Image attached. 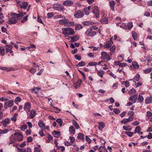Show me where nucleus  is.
I'll list each match as a JSON object with an SVG mask.
<instances>
[{
  "mask_svg": "<svg viewBox=\"0 0 152 152\" xmlns=\"http://www.w3.org/2000/svg\"><path fill=\"white\" fill-rule=\"evenodd\" d=\"M10 119L8 118H7L3 120L1 123H5L6 124H9L10 123Z\"/></svg>",
  "mask_w": 152,
  "mask_h": 152,
  "instance_id": "nucleus-38",
  "label": "nucleus"
},
{
  "mask_svg": "<svg viewBox=\"0 0 152 152\" xmlns=\"http://www.w3.org/2000/svg\"><path fill=\"white\" fill-rule=\"evenodd\" d=\"M138 99L140 102L142 103L144 100V98L142 96L139 95Z\"/></svg>",
  "mask_w": 152,
  "mask_h": 152,
  "instance_id": "nucleus-46",
  "label": "nucleus"
},
{
  "mask_svg": "<svg viewBox=\"0 0 152 152\" xmlns=\"http://www.w3.org/2000/svg\"><path fill=\"white\" fill-rule=\"evenodd\" d=\"M9 131L8 129H5L4 130H1L0 129V134H5Z\"/></svg>",
  "mask_w": 152,
  "mask_h": 152,
  "instance_id": "nucleus-55",
  "label": "nucleus"
},
{
  "mask_svg": "<svg viewBox=\"0 0 152 152\" xmlns=\"http://www.w3.org/2000/svg\"><path fill=\"white\" fill-rule=\"evenodd\" d=\"M62 30L63 34L66 36H67V35H69L73 36L75 33L74 30L71 28H62Z\"/></svg>",
  "mask_w": 152,
  "mask_h": 152,
  "instance_id": "nucleus-2",
  "label": "nucleus"
},
{
  "mask_svg": "<svg viewBox=\"0 0 152 152\" xmlns=\"http://www.w3.org/2000/svg\"><path fill=\"white\" fill-rule=\"evenodd\" d=\"M132 35L134 39L136 40L137 37V33L134 31H132Z\"/></svg>",
  "mask_w": 152,
  "mask_h": 152,
  "instance_id": "nucleus-28",
  "label": "nucleus"
},
{
  "mask_svg": "<svg viewBox=\"0 0 152 152\" xmlns=\"http://www.w3.org/2000/svg\"><path fill=\"white\" fill-rule=\"evenodd\" d=\"M29 115L28 116L27 118L32 119L34 118L36 115V111L34 110H30Z\"/></svg>",
  "mask_w": 152,
  "mask_h": 152,
  "instance_id": "nucleus-9",
  "label": "nucleus"
},
{
  "mask_svg": "<svg viewBox=\"0 0 152 152\" xmlns=\"http://www.w3.org/2000/svg\"><path fill=\"white\" fill-rule=\"evenodd\" d=\"M84 15V14L81 10H78L74 14V16L76 18H80L83 17Z\"/></svg>",
  "mask_w": 152,
  "mask_h": 152,
  "instance_id": "nucleus-8",
  "label": "nucleus"
},
{
  "mask_svg": "<svg viewBox=\"0 0 152 152\" xmlns=\"http://www.w3.org/2000/svg\"><path fill=\"white\" fill-rule=\"evenodd\" d=\"M104 73V71L102 70H99L97 71V74L101 78L103 77V75Z\"/></svg>",
  "mask_w": 152,
  "mask_h": 152,
  "instance_id": "nucleus-34",
  "label": "nucleus"
},
{
  "mask_svg": "<svg viewBox=\"0 0 152 152\" xmlns=\"http://www.w3.org/2000/svg\"><path fill=\"white\" fill-rule=\"evenodd\" d=\"M1 30L3 33H5L6 34H7V30L4 26H2L1 28Z\"/></svg>",
  "mask_w": 152,
  "mask_h": 152,
  "instance_id": "nucleus-58",
  "label": "nucleus"
},
{
  "mask_svg": "<svg viewBox=\"0 0 152 152\" xmlns=\"http://www.w3.org/2000/svg\"><path fill=\"white\" fill-rule=\"evenodd\" d=\"M110 54L111 55L113 54L115 52V45H113L110 48Z\"/></svg>",
  "mask_w": 152,
  "mask_h": 152,
  "instance_id": "nucleus-19",
  "label": "nucleus"
},
{
  "mask_svg": "<svg viewBox=\"0 0 152 152\" xmlns=\"http://www.w3.org/2000/svg\"><path fill=\"white\" fill-rule=\"evenodd\" d=\"M28 4L26 2H22L20 5V7L21 9H26L27 7Z\"/></svg>",
  "mask_w": 152,
  "mask_h": 152,
  "instance_id": "nucleus-15",
  "label": "nucleus"
},
{
  "mask_svg": "<svg viewBox=\"0 0 152 152\" xmlns=\"http://www.w3.org/2000/svg\"><path fill=\"white\" fill-rule=\"evenodd\" d=\"M98 124H99L98 129L100 130H102V129L105 126L104 124L102 122H99Z\"/></svg>",
  "mask_w": 152,
  "mask_h": 152,
  "instance_id": "nucleus-18",
  "label": "nucleus"
},
{
  "mask_svg": "<svg viewBox=\"0 0 152 152\" xmlns=\"http://www.w3.org/2000/svg\"><path fill=\"white\" fill-rule=\"evenodd\" d=\"M56 121L59 124L60 126H61L62 125V120L61 118L57 119L56 120Z\"/></svg>",
  "mask_w": 152,
  "mask_h": 152,
  "instance_id": "nucleus-49",
  "label": "nucleus"
},
{
  "mask_svg": "<svg viewBox=\"0 0 152 152\" xmlns=\"http://www.w3.org/2000/svg\"><path fill=\"white\" fill-rule=\"evenodd\" d=\"M101 58L102 59H106L107 61H110L111 58L110 56L108 55L107 53L105 51H102L101 53Z\"/></svg>",
  "mask_w": 152,
  "mask_h": 152,
  "instance_id": "nucleus-4",
  "label": "nucleus"
},
{
  "mask_svg": "<svg viewBox=\"0 0 152 152\" xmlns=\"http://www.w3.org/2000/svg\"><path fill=\"white\" fill-rule=\"evenodd\" d=\"M11 15L12 16L11 18L8 21V23L9 24H15L18 21V17L15 16L14 13H11Z\"/></svg>",
  "mask_w": 152,
  "mask_h": 152,
  "instance_id": "nucleus-3",
  "label": "nucleus"
},
{
  "mask_svg": "<svg viewBox=\"0 0 152 152\" xmlns=\"http://www.w3.org/2000/svg\"><path fill=\"white\" fill-rule=\"evenodd\" d=\"M141 129V128L139 126H137L135 128V129L134 131V133H139L140 132Z\"/></svg>",
  "mask_w": 152,
  "mask_h": 152,
  "instance_id": "nucleus-41",
  "label": "nucleus"
},
{
  "mask_svg": "<svg viewBox=\"0 0 152 152\" xmlns=\"http://www.w3.org/2000/svg\"><path fill=\"white\" fill-rule=\"evenodd\" d=\"M86 63L84 61H81L77 64L76 66L77 67H81L85 65Z\"/></svg>",
  "mask_w": 152,
  "mask_h": 152,
  "instance_id": "nucleus-32",
  "label": "nucleus"
},
{
  "mask_svg": "<svg viewBox=\"0 0 152 152\" xmlns=\"http://www.w3.org/2000/svg\"><path fill=\"white\" fill-rule=\"evenodd\" d=\"M136 92V90L134 89H132L129 90L128 91V93L130 95H131L134 93H135Z\"/></svg>",
  "mask_w": 152,
  "mask_h": 152,
  "instance_id": "nucleus-45",
  "label": "nucleus"
},
{
  "mask_svg": "<svg viewBox=\"0 0 152 152\" xmlns=\"http://www.w3.org/2000/svg\"><path fill=\"white\" fill-rule=\"evenodd\" d=\"M72 124L76 129H78L79 127V125L77 123V122L74 119L72 121Z\"/></svg>",
  "mask_w": 152,
  "mask_h": 152,
  "instance_id": "nucleus-33",
  "label": "nucleus"
},
{
  "mask_svg": "<svg viewBox=\"0 0 152 152\" xmlns=\"http://www.w3.org/2000/svg\"><path fill=\"white\" fill-rule=\"evenodd\" d=\"M48 140L46 141L47 142L49 143L50 142L51 140H52L53 139V137L50 134H48Z\"/></svg>",
  "mask_w": 152,
  "mask_h": 152,
  "instance_id": "nucleus-39",
  "label": "nucleus"
},
{
  "mask_svg": "<svg viewBox=\"0 0 152 152\" xmlns=\"http://www.w3.org/2000/svg\"><path fill=\"white\" fill-rule=\"evenodd\" d=\"M40 88H34L32 89L31 92L33 93H34L36 94H37L38 91Z\"/></svg>",
  "mask_w": 152,
  "mask_h": 152,
  "instance_id": "nucleus-37",
  "label": "nucleus"
},
{
  "mask_svg": "<svg viewBox=\"0 0 152 152\" xmlns=\"http://www.w3.org/2000/svg\"><path fill=\"white\" fill-rule=\"evenodd\" d=\"M6 69H5V71L7 72H10L11 71H13L14 70V69L11 67H6Z\"/></svg>",
  "mask_w": 152,
  "mask_h": 152,
  "instance_id": "nucleus-62",
  "label": "nucleus"
},
{
  "mask_svg": "<svg viewBox=\"0 0 152 152\" xmlns=\"http://www.w3.org/2000/svg\"><path fill=\"white\" fill-rule=\"evenodd\" d=\"M140 77V76L139 74H137L136 76L133 78V79L138 81L139 80Z\"/></svg>",
  "mask_w": 152,
  "mask_h": 152,
  "instance_id": "nucleus-40",
  "label": "nucleus"
},
{
  "mask_svg": "<svg viewBox=\"0 0 152 152\" xmlns=\"http://www.w3.org/2000/svg\"><path fill=\"white\" fill-rule=\"evenodd\" d=\"M83 28L82 25L80 24H78L75 25V29L76 31L79 30L80 29H82Z\"/></svg>",
  "mask_w": 152,
  "mask_h": 152,
  "instance_id": "nucleus-26",
  "label": "nucleus"
},
{
  "mask_svg": "<svg viewBox=\"0 0 152 152\" xmlns=\"http://www.w3.org/2000/svg\"><path fill=\"white\" fill-rule=\"evenodd\" d=\"M59 23L60 25H64L65 26L69 27L74 25V22L69 21L64 16V19H60L59 20Z\"/></svg>",
  "mask_w": 152,
  "mask_h": 152,
  "instance_id": "nucleus-1",
  "label": "nucleus"
},
{
  "mask_svg": "<svg viewBox=\"0 0 152 152\" xmlns=\"http://www.w3.org/2000/svg\"><path fill=\"white\" fill-rule=\"evenodd\" d=\"M125 133L128 136L131 137L132 135L134 132H125Z\"/></svg>",
  "mask_w": 152,
  "mask_h": 152,
  "instance_id": "nucleus-51",
  "label": "nucleus"
},
{
  "mask_svg": "<svg viewBox=\"0 0 152 152\" xmlns=\"http://www.w3.org/2000/svg\"><path fill=\"white\" fill-rule=\"evenodd\" d=\"M62 7L61 5L58 3L54 4L53 6V8L57 11H59V8H62Z\"/></svg>",
  "mask_w": 152,
  "mask_h": 152,
  "instance_id": "nucleus-14",
  "label": "nucleus"
},
{
  "mask_svg": "<svg viewBox=\"0 0 152 152\" xmlns=\"http://www.w3.org/2000/svg\"><path fill=\"white\" fill-rule=\"evenodd\" d=\"M75 59L79 61L80 60L81 58V56L77 54H76L75 56Z\"/></svg>",
  "mask_w": 152,
  "mask_h": 152,
  "instance_id": "nucleus-57",
  "label": "nucleus"
},
{
  "mask_svg": "<svg viewBox=\"0 0 152 152\" xmlns=\"http://www.w3.org/2000/svg\"><path fill=\"white\" fill-rule=\"evenodd\" d=\"M84 134L81 133H79L77 136V138L80 140L84 139Z\"/></svg>",
  "mask_w": 152,
  "mask_h": 152,
  "instance_id": "nucleus-35",
  "label": "nucleus"
},
{
  "mask_svg": "<svg viewBox=\"0 0 152 152\" xmlns=\"http://www.w3.org/2000/svg\"><path fill=\"white\" fill-rule=\"evenodd\" d=\"M138 97L137 94H134L133 96H130L129 99V100L132 101L133 103H135L136 102Z\"/></svg>",
  "mask_w": 152,
  "mask_h": 152,
  "instance_id": "nucleus-11",
  "label": "nucleus"
},
{
  "mask_svg": "<svg viewBox=\"0 0 152 152\" xmlns=\"http://www.w3.org/2000/svg\"><path fill=\"white\" fill-rule=\"evenodd\" d=\"M47 18H49L53 17L54 15V13L53 12H49L47 14Z\"/></svg>",
  "mask_w": 152,
  "mask_h": 152,
  "instance_id": "nucleus-44",
  "label": "nucleus"
},
{
  "mask_svg": "<svg viewBox=\"0 0 152 152\" xmlns=\"http://www.w3.org/2000/svg\"><path fill=\"white\" fill-rule=\"evenodd\" d=\"M28 17V15H26V16L24 17H23V19L21 20V23H25L26 21L27 20Z\"/></svg>",
  "mask_w": 152,
  "mask_h": 152,
  "instance_id": "nucleus-48",
  "label": "nucleus"
},
{
  "mask_svg": "<svg viewBox=\"0 0 152 152\" xmlns=\"http://www.w3.org/2000/svg\"><path fill=\"white\" fill-rule=\"evenodd\" d=\"M109 3L110 4V6L111 8V10L113 11H114L115 6V2L113 1H110Z\"/></svg>",
  "mask_w": 152,
  "mask_h": 152,
  "instance_id": "nucleus-25",
  "label": "nucleus"
},
{
  "mask_svg": "<svg viewBox=\"0 0 152 152\" xmlns=\"http://www.w3.org/2000/svg\"><path fill=\"white\" fill-rule=\"evenodd\" d=\"M93 13L95 14V16L97 18L99 17V11L97 6H95L93 8Z\"/></svg>",
  "mask_w": 152,
  "mask_h": 152,
  "instance_id": "nucleus-7",
  "label": "nucleus"
},
{
  "mask_svg": "<svg viewBox=\"0 0 152 152\" xmlns=\"http://www.w3.org/2000/svg\"><path fill=\"white\" fill-rule=\"evenodd\" d=\"M146 104H148L152 103V97H147L145 100Z\"/></svg>",
  "mask_w": 152,
  "mask_h": 152,
  "instance_id": "nucleus-23",
  "label": "nucleus"
},
{
  "mask_svg": "<svg viewBox=\"0 0 152 152\" xmlns=\"http://www.w3.org/2000/svg\"><path fill=\"white\" fill-rule=\"evenodd\" d=\"M74 4V2L71 0H66L63 3V5L65 6H70Z\"/></svg>",
  "mask_w": 152,
  "mask_h": 152,
  "instance_id": "nucleus-12",
  "label": "nucleus"
},
{
  "mask_svg": "<svg viewBox=\"0 0 152 152\" xmlns=\"http://www.w3.org/2000/svg\"><path fill=\"white\" fill-rule=\"evenodd\" d=\"M18 12L19 13L18 14L14 13V14L15 15V16L18 18L23 17L26 14V12H23L22 10L18 11Z\"/></svg>",
  "mask_w": 152,
  "mask_h": 152,
  "instance_id": "nucleus-10",
  "label": "nucleus"
},
{
  "mask_svg": "<svg viewBox=\"0 0 152 152\" xmlns=\"http://www.w3.org/2000/svg\"><path fill=\"white\" fill-rule=\"evenodd\" d=\"M86 141L88 143H90L91 142V140L87 136L86 137Z\"/></svg>",
  "mask_w": 152,
  "mask_h": 152,
  "instance_id": "nucleus-60",
  "label": "nucleus"
},
{
  "mask_svg": "<svg viewBox=\"0 0 152 152\" xmlns=\"http://www.w3.org/2000/svg\"><path fill=\"white\" fill-rule=\"evenodd\" d=\"M5 105H7L9 107H12L13 104V100H9V101L5 102Z\"/></svg>",
  "mask_w": 152,
  "mask_h": 152,
  "instance_id": "nucleus-22",
  "label": "nucleus"
},
{
  "mask_svg": "<svg viewBox=\"0 0 152 152\" xmlns=\"http://www.w3.org/2000/svg\"><path fill=\"white\" fill-rule=\"evenodd\" d=\"M113 112L116 114H118L120 113V110L118 108L114 109Z\"/></svg>",
  "mask_w": 152,
  "mask_h": 152,
  "instance_id": "nucleus-50",
  "label": "nucleus"
},
{
  "mask_svg": "<svg viewBox=\"0 0 152 152\" xmlns=\"http://www.w3.org/2000/svg\"><path fill=\"white\" fill-rule=\"evenodd\" d=\"M18 114L17 113H15L13 116L11 118V120L15 122L17 119V116H18Z\"/></svg>",
  "mask_w": 152,
  "mask_h": 152,
  "instance_id": "nucleus-42",
  "label": "nucleus"
},
{
  "mask_svg": "<svg viewBox=\"0 0 152 152\" xmlns=\"http://www.w3.org/2000/svg\"><path fill=\"white\" fill-rule=\"evenodd\" d=\"M5 53V49L3 47L0 46V54L1 56H4Z\"/></svg>",
  "mask_w": 152,
  "mask_h": 152,
  "instance_id": "nucleus-20",
  "label": "nucleus"
},
{
  "mask_svg": "<svg viewBox=\"0 0 152 152\" xmlns=\"http://www.w3.org/2000/svg\"><path fill=\"white\" fill-rule=\"evenodd\" d=\"M21 101V98L20 97L18 96L15 98V102L16 104V102H20Z\"/></svg>",
  "mask_w": 152,
  "mask_h": 152,
  "instance_id": "nucleus-59",
  "label": "nucleus"
},
{
  "mask_svg": "<svg viewBox=\"0 0 152 152\" xmlns=\"http://www.w3.org/2000/svg\"><path fill=\"white\" fill-rule=\"evenodd\" d=\"M152 71V68H148L145 69L144 70V72L145 74H148Z\"/></svg>",
  "mask_w": 152,
  "mask_h": 152,
  "instance_id": "nucleus-43",
  "label": "nucleus"
},
{
  "mask_svg": "<svg viewBox=\"0 0 152 152\" xmlns=\"http://www.w3.org/2000/svg\"><path fill=\"white\" fill-rule=\"evenodd\" d=\"M83 11L85 13L86 15H88L89 14V11L86 8H84L83 9Z\"/></svg>",
  "mask_w": 152,
  "mask_h": 152,
  "instance_id": "nucleus-53",
  "label": "nucleus"
},
{
  "mask_svg": "<svg viewBox=\"0 0 152 152\" xmlns=\"http://www.w3.org/2000/svg\"><path fill=\"white\" fill-rule=\"evenodd\" d=\"M123 83H125V86L126 87H129L130 85V83L128 81H123Z\"/></svg>",
  "mask_w": 152,
  "mask_h": 152,
  "instance_id": "nucleus-61",
  "label": "nucleus"
},
{
  "mask_svg": "<svg viewBox=\"0 0 152 152\" xmlns=\"http://www.w3.org/2000/svg\"><path fill=\"white\" fill-rule=\"evenodd\" d=\"M90 28L92 30H96L98 29V28L95 26H92Z\"/></svg>",
  "mask_w": 152,
  "mask_h": 152,
  "instance_id": "nucleus-64",
  "label": "nucleus"
},
{
  "mask_svg": "<svg viewBox=\"0 0 152 152\" xmlns=\"http://www.w3.org/2000/svg\"><path fill=\"white\" fill-rule=\"evenodd\" d=\"M96 64L97 63L94 62H90L88 63V65L89 66H95Z\"/></svg>",
  "mask_w": 152,
  "mask_h": 152,
  "instance_id": "nucleus-63",
  "label": "nucleus"
},
{
  "mask_svg": "<svg viewBox=\"0 0 152 152\" xmlns=\"http://www.w3.org/2000/svg\"><path fill=\"white\" fill-rule=\"evenodd\" d=\"M31 108V105L30 102H27L25 103L24 105V107L23 109L24 110L26 111V113H27V111H30V109Z\"/></svg>",
  "mask_w": 152,
  "mask_h": 152,
  "instance_id": "nucleus-6",
  "label": "nucleus"
},
{
  "mask_svg": "<svg viewBox=\"0 0 152 152\" xmlns=\"http://www.w3.org/2000/svg\"><path fill=\"white\" fill-rule=\"evenodd\" d=\"M14 135H16L17 138L16 139L18 141H21L23 140V136L22 134L20 133H14Z\"/></svg>",
  "mask_w": 152,
  "mask_h": 152,
  "instance_id": "nucleus-13",
  "label": "nucleus"
},
{
  "mask_svg": "<svg viewBox=\"0 0 152 152\" xmlns=\"http://www.w3.org/2000/svg\"><path fill=\"white\" fill-rule=\"evenodd\" d=\"M133 26L132 23V22H130L128 23V28L129 30H130Z\"/></svg>",
  "mask_w": 152,
  "mask_h": 152,
  "instance_id": "nucleus-47",
  "label": "nucleus"
},
{
  "mask_svg": "<svg viewBox=\"0 0 152 152\" xmlns=\"http://www.w3.org/2000/svg\"><path fill=\"white\" fill-rule=\"evenodd\" d=\"M38 125L41 128L46 127V126L44 123V122L42 120H40L39 121L38 123Z\"/></svg>",
  "mask_w": 152,
  "mask_h": 152,
  "instance_id": "nucleus-24",
  "label": "nucleus"
},
{
  "mask_svg": "<svg viewBox=\"0 0 152 152\" xmlns=\"http://www.w3.org/2000/svg\"><path fill=\"white\" fill-rule=\"evenodd\" d=\"M101 148H102V150L104 151H106V152H107V150L105 148V145L103 146H100L99 148H98V151H100V149Z\"/></svg>",
  "mask_w": 152,
  "mask_h": 152,
  "instance_id": "nucleus-52",
  "label": "nucleus"
},
{
  "mask_svg": "<svg viewBox=\"0 0 152 152\" xmlns=\"http://www.w3.org/2000/svg\"><path fill=\"white\" fill-rule=\"evenodd\" d=\"M6 46L7 47L5 48L7 53L10 52L12 49V47L10 45H6Z\"/></svg>",
  "mask_w": 152,
  "mask_h": 152,
  "instance_id": "nucleus-30",
  "label": "nucleus"
},
{
  "mask_svg": "<svg viewBox=\"0 0 152 152\" xmlns=\"http://www.w3.org/2000/svg\"><path fill=\"white\" fill-rule=\"evenodd\" d=\"M129 122V120L128 118H124L121 121V123L124 124H126V123Z\"/></svg>",
  "mask_w": 152,
  "mask_h": 152,
  "instance_id": "nucleus-36",
  "label": "nucleus"
},
{
  "mask_svg": "<svg viewBox=\"0 0 152 152\" xmlns=\"http://www.w3.org/2000/svg\"><path fill=\"white\" fill-rule=\"evenodd\" d=\"M144 58L146 60H144L143 61L145 62H147L150 63L151 62L152 60L151 57L148 56H144Z\"/></svg>",
  "mask_w": 152,
  "mask_h": 152,
  "instance_id": "nucleus-17",
  "label": "nucleus"
},
{
  "mask_svg": "<svg viewBox=\"0 0 152 152\" xmlns=\"http://www.w3.org/2000/svg\"><path fill=\"white\" fill-rule=\"evenodd\" d=\"M112 45V43H111L108 42L106 44L103 45V47L104 48H108L110 47Z\"/></svg>",
  "mask_w": 152,
  "mask_h": 152,
  "instance_id": "nucleus-29",
  "label": "nucleus"
},
{
  "mask_svg": "<svg viewBox=\"0 0 152 152\" xmlns=\"http://www.w3.org/2000/svg\"><path fill=\"white\" fill-rule=\"evenodd\" d=\"M52 134L54 137H58L60 135L61 133L59 132L54 131L52 132Z\"/></svg>",
  "mask_w": 152,
  "mask_h": 152,
  "instance_id": "nucleus-21",
  "label": "nucleus"
},
{
  "mask_svg": "<svg viewBox=\"0 0 152 152\" xmlns=\"http://www.w3.org/2000/svg\"><path fill=\"white\" fill-rule=\"evenodd\" d=\"M100 22L102 24H107L108 23V20L107 18H104L101 20Z\"/></svg>",
  "mask_w": 152,
  "mask_h": 152,
  "instance_id": "nucleus-31",
  "label": "nucleus"
},
{
  "mask_svg": "<svg viewBox=\"0 0 152 152\" xmlns=\"http://www.w3.org/2000/svg\"><path fill=\"white\" fill-rule=\"evenodd\" d=\"M69 131L71 133L74 134L75 133V131L74 127L72 126H71L69 127Z\"/></svg>",
  "mask_w": 152,
  "mask_h": 152,
  "instance_id": "nucleus-27",
  "label": "nucleus"
},
{
  "mask_svg": "<svg viewBox=\"0 0 152 152\" xmlns=\"http://www.w3.org/2000/svg\"><path fill=\"white\" fill-rule=\"evenodd\" d=\"M36 70V69L34 68H32L30 69L29 71L30 72L33 74L35 72Z\"/></svg>",
  "mask_w": 152,
  "mask_h": 152,
  "instance_id": "nucleus-56",
  "label": "nucleus"
},
{
  "mask_svg": "<svg viewBox=\"0 0 152 152\" xmlns=\"http://www.w3.org/2000/svg\"><path fill=\"white\" fill-rule=\"evenodd\" d=\"M27 128V126L26 125H22L20 127L22 131H24V130Z\"/></svg>",
  "mask_w": 152,
  "mask_h": 152,
  "instance_id": "nucleus-54",
  "label": "nucleus"
},
{
  "mask_svg": "<svg viewBox=\"0 0 152 152\" xmlns=\"http://www.w3.org/2000/svg\"><path fill=\"white\" fill-rule=\"evenodd\" d=\"M96 33V32L90 29V28L87 29L85 33V34L87 36L92 37L95 36Z\"/></svg>",
  "mask_w": 152,
  "mask_h": 152,
  "instance_id": "nucleus-5",
  "label": "nucleus"
},
{
  "mask_svg": "<svg viewBox=\"0 0 152 152\" xmlns=\"http://www.w3.org/2000/svg\"><path fill=\"white\" fill-rule=\"evenodd\" d=\"M79 38V37L77 35H75L73 37H70L69 38L71 39L70 42H75L78 40Z\"/></svg>",
  "mask_w": 152,
  "mask_h": 152,
  "instance_id": "nucleus-16",
  "label": "nucleus"
}]
</instances>
